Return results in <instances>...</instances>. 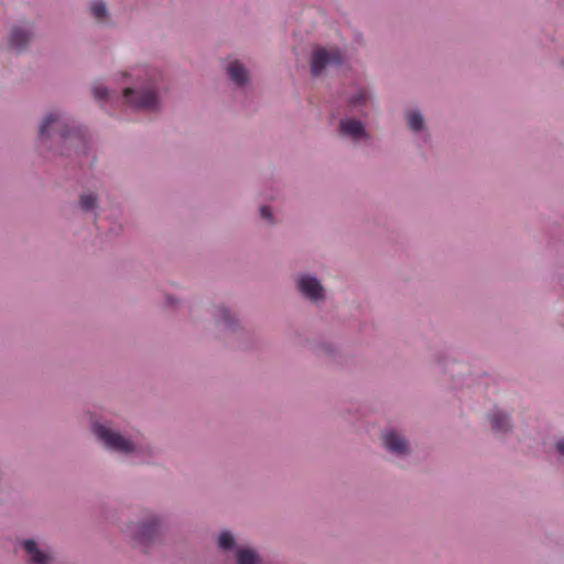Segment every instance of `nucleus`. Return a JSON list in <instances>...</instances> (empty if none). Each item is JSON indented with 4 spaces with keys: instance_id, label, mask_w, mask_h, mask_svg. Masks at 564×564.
I'll use <instances>...</instances> for the list:
<instances>
[{
    "instance_id": "obj_19",
    "label": "nucleus",
    "mask_w": 564,
    "mask_h": 564,
    "mask_svg": "<svg viewBox=\"0 0 564 564\" xmlns=\"http://www.w3.org/2000/svg\"><path fill=\"white\" fill-rule=\"evenodd\" d=\"M367 100V93L364 89H359L357 95L350 99V104L354 106H358L364 104Z\"/></svg>"
},
{
    "instance_id": "obj_3",
    "label": "nucleus",
    "mask_w": 564,
    "mask_h": 564,
    "mask_svg": "<svg viewBox=\"0 0 564 564\" xmlns=\"http://www.w3.org/2000/svg\"><path fill=\"white\" fill-rule=\"evenodd\" d=\"M341 61V53L337 48H316L311 59V72L313 76H318L327 66L338 65Z\"/></svg>"
},
{
    "instance_id": "obj_4",
    "label": "nucleus",
    "mask_w": 564,
    "mask_h": 564,
    "mask_svg": "<svg viewBox=\"0 0 564 564\" xmlns=\"http://www.w3.org/2000/svg\"><path fill=\"white\" fill-rule=\"evenodd\" d=\"M51 131L57 132L61 138H67L69 135L67 120L58 112H52L45 117L40 127V137H48Z\"/></svg>"
},
{
    "instance_id": "obj_18",
    "label": "nucleus",
    "mask_w": 564,
    "mask_h": 564,
    "mask_svg": "<svg viewBox=\"0 0 564 564\" xmlns=\"http://www.w3.org/2000/svg\"><path fill=\"white\" fill-rule=\"evenodd\" d=\"M93 94L97 100H101V99L107 98L108 89L106 87H104L102 85H96L93 88Z\"/></svg>"
},
{
    "instance_id": "obj_10",
    "label": "nucleus",
    "mask_w": 564,
    "mask_h": 564,
    "mask_svg": "<svg viewBox=\"0 0 564 564\" xmlns=\"http://www.w3.org/2000/svg\"><path fill=\"white\" fill-rule=\"evenodd\" d=\"M227 73H228L230 79L234 80L238 85L245 84L248 79L247 69L238 61H235L228 65Z\"/></svg>"
},
{
    "instance_id": "obj_15",
    "label": "nucleus",
    "mask_w": 564,
    "mask_h": 564,
    "mask_svg": "<svg viewBox=\"0 0 564 564\" xmlns=\"http://www.w3.org/2000/svg\"><path fill=\"white\" fill-rule=\"evenodd\" d=\"M408 124L414 130L419 131L423 128V118L419 111H411L408 113Z\"/></svg>"
},
{
    "instance_id": "obj_11",
    "label": "nucleus",
    "mask_w": 564,
    "mask_h": 564,
    "mask_svg": "<svg viewBox=\"0 0 564 564\" xmlns=\"http://www.w3.org/2000/svg\"><path fill=\"white\" fill-rule=\"evenodd\" d=\"M491 429L498 433H505L510 429L509 416L501 413L495 412L490 417Z\"/></svg>"
},
{
    "instance_id": "obj_12",
    "label": "nucleus",
    "mask_w": 564,
    "mask_h": 564,
    "mask_svg": "<svg viewBox=\"0 0 564 564\" xmlns=\"http://www.w3.org/2000/svg\"><path fill=\"white\" fill-rule=\"evenodd\" d=\"M156 532H158V523L155 520H151L148 523H143L139 528V530L137 532V538L141 542H149L152 540V538L155 535Z\"/></svg>"
},
{
    "instance_id": "obj_7",
    "label": "nucleus",
    "mask_w": 564,
    "mask_h": 564,
    "mask_svg": "<svg viewBox=\"0 0 564 564\" xmlns=\"http://www.w3.org/2000/svg\"><path fill=\"white\" fill-rule=\"evenodd\" d=\"M383 444L391 453L403 455L408 453V443L403 436L394 431H388L382 435Z\"/></svg>"
},
{
    "instance_id": "obj_5",
    "label": "nucleus",
    "mask_w": 564,
    "mask_h": 564,
    "mask_svg": "<svg viewBox=\"0 0 564 564\" xmlns=\"http://www.w3.org/2000/svg\"><path fill=\"white\" fill-rule=\"evenodd\" d=\"M300 292L312 301L324 297V289L321 283L311 275H303L297 280Z\"/></svg>"
},
{
    "instance_id": "obj_2",
    "label": "nucleus",
    "mask_w": 564,
    "mask_h": 564,
    "mask_svg": "<svg viewBox=\"0 0 564 564\" xmlns=\"http://www.w3.org/2000/svg\"><path fill=\"white\" fill-rule=\"evenodd\" d=\"M97 437L109 448L120 453H131L135 448L133 444L120 434L113 432L105 425L96 424L94 427Z\"/></svg>"
},
{
    "instance_id": "obj_1",
    "label": "nucleus",
    "mask_w": 564,
    "mask_h": 564,
    "mask_svg": "<svg viewBox=\"0 0 564 564\" xmlns=\"http://www.w3.org/2000/svg\"><path fill=\"white\" fill-rule=\"evenodd\" d=\"M123 97L126 102L135 109L152 111L158 108L159 101L153 86L140 90L126 88L123 90Z\"/></svg>"
},
{
    "instance_id": "obj_21",
    "label": "nucleus",
    "mask_w": 564,
    "mask_h": 564,
    "mask_svg": "<svg viewBox=\"0 0 564 564\" xmlns=\"http://www.w3.org/2000/svg\"><path fill=\"white\" fill-rule=\"evenodd\" d=\"M219 314L223 316L224 321L229 324V313L225 307L218 308Z\"/></svg>"
},
{
    "instance_id": "obj_17",
    "label": "nucleus",
    "mask_w": 564,
    "mask_h": 564,
    "mask_svg": "<svg viewBox=\"0 0 564 564\" xmlns=\"http://www.w3.org/2000/svg\"><path fill=\"white\" fill-rule=\"evenodd\" d=\"M218 543L223 550H230L235 544V540H234V536L229 532H223L219 535Z\"/></svg>"
},
{
    "instance_id": "obj_14",
    "label": "nucleus",
    "mask_w": 564,
    "mask_h": 564,
    "mask_svg": "<svg viewBox=\"0 0 564 564\" xmlns=\"http://www.w3.org/2000/svg\"><path fill=\"white\" fill-rule=\"evenodd\" d=\"M90 11L97 20H101L107 15V9L102 0H93Z\"/></svg>"
},
{
    "instance_id": "obj_22",
    "label": "nucleus",
    "mask_w": 564,
    "mask_h": 564,
    "mask_svg": "<svg viewBox=\"0 0 564 564\" xmlns=\"http://www.w3.org/2000/svg\"><path fill=\"white\" fill-rule=\"evenodd\" d=\"M556 448L561 455H564V440L557 442Z\"/></svg>"
},
{
    "instance_id": "obj_8",
    "label": "nucleus",
    "mask_w": 564,
    "mask_h": 564,
    "mask_svg": "<svg viewBox=\"0 0 564 564\" xmlns=\"http://www.w3.org/2000/svg\"><path fill=\"white\" fill-rule=\"evenodd\" d=\"M31 39V32L25 26H14L11 31L10 46L17 51H22L26 47Z\"/></svg>"
},
{
    "instance_id": "obj_13",
    "label": "nucleus",
    "mask_w": 564,
    "mask_h": 564,
    "mask_svg": "<svg viewBox=\"0 0 564 564\" xmlns=\"http://www.w3.org/2000/svg\"><path fill=\"white\" fill-rule=\"evenodd\" d=\"M258 561V554L251 549H240L237 552L238 564H257Z\"/></svg>"
},
{
    "instance_id": "obj_16",
    "label": "nucleus",
    "mask_w": 564,
    "mask_h": 564,
    "mask_svg": "<svg viewBox=\"0 0 564 564\" xmlns=\"http://www.w3.org/2000/svg\"><path fill=\"white\" fill-rule=\"evenodd\" d=\"M80 207L88 212L96 207V197L93 194H85L80 196Z\"/></svg>"
},
{
    "instance_id": "obj_20",
    "label": "nucleus",
    "mask_w": 564,
    "mask_h": 564,
    "mask_svg": "<svg viewBox=\"0 0 564 564\" xmlns=\"http://www.w3.org/2000/svg\"><path fill=\"white\" fill-rule=\"evenodd\" d=\"M260 215L263 219L271 221V210L267 206H262L260 209Z\"/></svg>"
},
{
    "instance_id": "obj_6",
    "label": "nucleus",
    "mask_w": 564,
    "mask_h": 564,
    "mask_svg": "<svg viewBox=\"0 0 564 564\" xmlns=\"http://www.w3.org/2000/svg\"><path fill=\"white\" fill-rule=\"evenodd\" d=\"M339 132L341 135L349 137L354 141H359L368 137L362 122L356 119L340 120Z\"/></svg>"
},
{
    "instance_id": "obj_9",
    "label": "nucleus",
    "mask_w": 564,
    "mask_h": 564,
    "mask_svg": "<svg viewBox=\"0 0 564 564\" xmlns=\"http://www.w3.org/2000/svg\"><path fill=\"white\" fill-rule=\"evenodd\" d=\"M23 545L32 564H46L51 560L48 554L37 549V545L33 540L24 541Z\"/></svg>"
}]
</instances>
